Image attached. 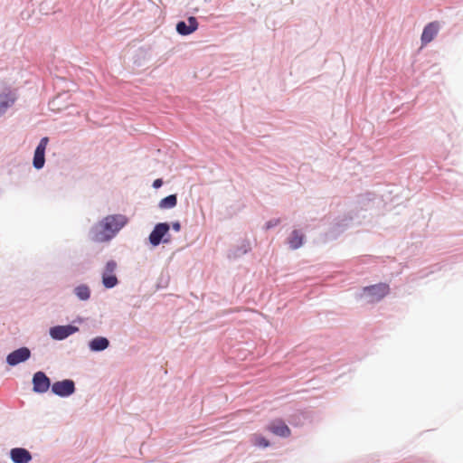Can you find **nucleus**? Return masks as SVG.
<instances>
[{
	"label": "nucleus",
	"mask_w": 463,
	"mask_h": 463,
	"mask_svg": "<svg viewBox=\"0 0 463 463\" xmlns=\"http://www.w3.org/2000/svg\"><path fill=\"white\" fill-rule=\"evenodd\" d=\"M128 222L123 214L108 215L93 228L92 239L95 241H109Z\"/></svg>",
	"instance_id": "1"
},
{
	"label": "nucleus",
	"mask_w": 463,
	"mask_h": 463,
	"mask_svg": "<svg viewBox=\"0 0 463 463\" xmlns=\"http://www.w3.org/2000/svg\"><path fill=\"white\" fill-rule=\"evenodd\" d=\"M390 291L388 284L380 283L364 288V295L369 302H377L383 298Z\"/></svg>",
	"instance_id": "2"
},
{
	"label": "nucleus",
	"mask_w": 463,
	"mask_h": 463,
	"mask_svg": "<svg viewBox=\"0 0 463 463\" xmlns=\"http://www.w3.org/2000/svg\"><path fill=\"white\" fill-rule=\"evenodd\" d=\"M116 269L117 262L115 260H109L106 263V266L102 272V283L105 288H114L118 283V280L115 275Z\"/></svg>",
	"instance_id": "3"
},
{
	"label": "nucleus",
	"mask_w": 463,
	"mask_h": 463,
	"mask_svg": "<svg viewBox=\"0 0 463 463\" xmlns=\"http://www.w3.org/2000/svg\"><path fill=\"white\" fill-rule=\"evenodd\" d=\"M52 391L61 397H66L72 394L75 391V385L71 380H63L56 382L52 385Z\"/></svg>",
	"instance_id": "4"
},
{
	"label": "nucleus",
	"mask_w": 463,
	"mask_h": 463,
	"mask_svg": "<svg viewBox=\"0 0 463 463\" xmlns=\"http://www.w3.org/2000/svg\"><path fill=\"white\" fill-rule=\"evenodd\" d=\"M78 331L79 328L71 325L56 326L50 329V335L55 340H63Z\"/></svg>",
	"instance_id": "5"
},
{
	"label": "nucleus",
	"mask_w": 463,
	"mask_h": 463,
	"mask_svg": "<svg viewBox=\"0 0 463 463\" xmlns=\"http://www.w3.org/2000/svg\"><path fill=\"white\" fill-rule=\"evenodd\" d=\"M49 138L48 137H43L38 144L33 156V165L36 169H41L43 167L45 163V149L48 145Z\"/></svg>",
	"instance_id": "6"
},
{
	"label": "nucleus",
	"mask_w": 463,
	"mask_h": 463,
	"mask_svg": "<svg viewBox=\"0 0 463 463\" xmlns=\"http://www.w3.org/2000/svg\"><path fill=\"white\" fill-rule=\"evenodd\" d=\"M169 232V225L165 222L157 223L149 235V241L153 246H157Z\"/></svg>",
	"instance_id": "7"
},
{
	"label": "nucleus",
	"mask_w": 463,
	"mask_h": 463,
	"mask_svg": "<svg viewBox=\"0 0 463 463\" xmlns=\"http://www.w3.org/2000/svg\"><path fill=\"white\" fill-rule=\"evenodd\" d=\"M33 391L35 392H45L51 386L50 379L43 372H37L33 377Z\"/></svg>",
	"instance_id": "8"
},
{
	"label": "nucleus",
	"mask_w": 463,
	"mask_h": 463,
	"mask_svg": "<svg viewBox=\"0 0 463 463\" xmlns=\"http://www.w3.org/2000/svg\"><path fill=\"white\" fill-rule=\"evenodd\" d=\"M31 352L27 347H21L12 353H10L6 357V362L8 364L14 366L22 362L26 361L30 358Z\"/></svg>",
	"instance_id": "9"
},
{
	"label": "nucleus",
	"mask_w": 463,
	"mask_h": 463,
	"mask_svg": "<svg viewBox=\"0 0 463 463\" xmlns=\"http://www.w3.org/2000/svg\"><path fill=\"white\" fill-rule=\"evenodd\" d=\"M268 430L273 434L283 438L289 437L291 434L290 429L281 420H275L272 422H270V424L268 427Z\"/></svg>",
	"instance_id": "10"
},
{
	"label": "nucleus",
	"mask_w": 463,
	"mask_h": 463,
	"mask_svg": "<svg viewBox=\"0 0 463 463\" xmlns=\"http://www.w3.org/2000/svg\"><path fill=\"white\" fill-rule=\"evenodd\" d=\"M188 24L184 21H180L176 24V31L181 35H188L198 28V22L195 17L190 16L188 18Z\"/></svg>",
	"instance_id": "11"
},
{
	"label": "nucleus",
	"mask_w": 463,
	"mask_h": 463,
	"mask_svg": "<svg viewBox=\"0 0 463 463\" xmlns=\"http://www.w3.org/2000/svg\"><path fill=\"white\" fill-rule=\"evenodd\" d=\"M439 29V23L432 22V23L428 24L424 27L422 34H421V44L426 45L429 43H430L434 39V37L437 35Z\"/></svg>",
	"instance_id": "12"
},
{
	"label": "nucleus",
	"mask_w": 463,
	"mask_h": 463,
	"mask_svg": "<svg viewBox=\"0 0 463 463\" xmlns=\"http://www.w3.org/2000/svg\"><path fill=\"white\" fill-rule=\"evenodd\" d=\"M10 455L14 463H28L32 459L30 452L23 448L11 449Z\"/></svg>",
	"instance_id": "13"
},
{
	"label": "nucleus",
	"mask_w": 463,
	"mask_h": 463,
	"mask_svg": "<svg viewBox=\"0 0 463 463\" xmlns=\"http://www.w3.org/2000/svg\"><path fill=\"white\" fill-rule=\"evenodd\" d=\"M109 345V342L107 338L102 336H98L92 339L90 343V348L92 351H102L106 349Z\"/></svg>",
	"instance_id": "14"
},
{
	"label": "nucleus",
	"mask_w": 463,
	"mask_h": 463,
	"mask_svg": "<svg viewBox=\"0 0 463 463\" xmlns=\"http://www.w3.org/2000/svg\"><path fill=\"white\" fill-rule=\"evenodd\" d=\"M15 101L14 95L11 93H5L0 95V115L3 114L6 109L12 106Z\"/></svg>",
	"instance_id": "15"
},
{
	"label": "nucleus",
	"mask_w": 463,
	"mask_h": 463,
	"mask_svg": "<svg viewBox=\"0 0 463 463\" xmlns=\"http://www.w3.org/2000/svg\"><path fill=\"white\" fill-rule=\"evenodd\" d=\"M304 236L298 231H293L288 238V244L291 249L296 250L302 246Z\"/></svg>",
	"instance_id": "16"
},
{
	"label": "nucleus",
	"mask_w": 463,
	"mask_h": 463,
	"mask_svg": "<svg viewBox=\"0 0 463 463\" xmlns=\"http://www.w3.org/2000/svg\"><path fill=\"white\" fill-rule=\"evenodd\" d=\"M177 203V197L175 194H170L164 199H162L159 203V207L162 209H171L174 208Z\"/></svg>",
	"instance_id": "17"
},
{
	"label": "nucleus",
	"mask_w": 463,
	"mask_h": 463,
	"mask_svg": "<svg viewBox=\"0 0 463 463\" xmlns=\"http://www.w3.org/2000/svg\"><path fill=\"white\" fill-rule=\"evenodd\" d=\"M75 294L81 300H87L90 298V288L85 285H80L75 288Z\"/></svg>",
	"instance_id": "18"
},
{
	"label": "nucleus",
	"mask_w": 463,
	"mask_h": 463,
	"mask_svg": "<svg viewBox=\"0 0 463 463\" xmlns=\"http://www.w3.org/2000/svg\"><path fill=\"white\" fill-rule=\"evenodd\" d=\"M253 444L258 447L266 448L269 445V442L267 439L260 435H254L253 436Z\"/></svg>",
	"instance_id": "19"
},
{
	"label": "nucleus",
	"mask_w": 463,
	"mask_h": 463,
	"mask_svg": "<svg viewBox=\"0 0 463 463\" xmlns=\"http://www.w3.org/2000/svg\"><path fill=\"white\" fill-rule=\"evenodd\" d=\"M280 222V220L279 219H273V220H270L267 223H266V229H270L274 226H277L279 223Z\"/></svg>",
	"instance_id": "20"
},
{
	"label": "nucleus",
	"mask_w": 463,
	"mask_h": 463,
	"mask_svg": "<svg viewBox=\"0 0 463 463\" xmlns=\"http://www.w3.org/2000/svg\"><path fill=\"white\" fill-rule=\"evenodd\" d=\"M163 184V181L161 179H156L153 183L154 188H159Z\"/></svg>",
	"instance_id": "21"
},
{
	"label": "nucleus",
	"mask_w": 463,
	"mask_h": 463,
	"mask_svg": "<svg viewBox=\"0 0 463 463\" xmlns=\"http://www.w3.org/2000/svg\"><path fill=\"white\" fill-rule=\"evenodd\" d=\"M181 228V225L178 222L173 223V229L176 232H179Z\"/></svg>",
	"instance_id": "22"
}]
</instances>
